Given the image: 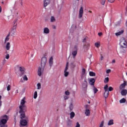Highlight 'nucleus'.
I'll return each mask as SVG.
<instances>
[{
	"mask_svg": "<svg viewBox=\"0 0 127 127\" xmlns=\"http://www.w3.org/2000/svg\"><path fill=\"white\" fill-rule=\"evenodd\" d=\"M47 62V58L44 57L41 59V67H39L38 69V75L40 77L42 75L43 71L44 70V68L46 66V62Z\"/></svg>",
	"mask_w": 127,
	"mask_h": 127,
	"instance_id": "obj_1",
	"label": "nucleus"
},
{
	"mask_svg": "<svg viewBox=\"0 0 127 127\" xmlns=\"http://www.w3.org/2000/svg\"><path fill=\"white\" fill-rule=\"evenodd\" d=\"M9 120V116L3 115L0 117V127H7L6 124Z\"/></svg>",
	"mask_w": 127,
	"mask_h": 127,
	"instance_id": "obj_2",
	"label": "nucleus"
},
{
	"mask_svg": "<svg viewBox=\"0 0 127 127\" xmlns=\"http://www.w3.org/2000/svg\"><path fill=\"white\" fill-rule=\"evenodd\" d=\"M20 111L19 114H21L22 118L24 117V110L26 109V106H25V97H24L20 102V106H19Z\"/></svg>",
	"mask_w": 127,
	"mask_h": 127,
	"instance_id": "obj_3",
	"label": "nucleus"
},
{
	"mask_svg": "<svg viewBox=\"0 0 127 127\" xmlns=\"http://www.w3.org/2000/svg\"><path fill=\"white\" fill-rule=\"evenodd\" d=\"M20 124L22 127H25L27 125V122H28V118L25 116V113L24 112V116L22 117L21 114H20Z\"/></svg>",
	"mask_w": 127,
	"mask_h": 127,
	"instance_id": "obj_4",
	"label": "nucleus"
},
{
	"mask_svg": "<svg viewBox=\"0 0 127 127\" xmlns=\"http://www.w3.org/2000/svg\"><path fill=\"white\" fill-rule=\"evenodd\" d=\"M119 45H120L121 47H125L127 48V39L125 38L122 37L120 39Z\"/></svg>",
	"mask_w": 127,
	"mask_h": 127,
	"instance_id": "obj_5",
	"label": "nucleus"
},
{
	"mask_svg": "<svg viewBox=\"0 0 127 127\" xmlns=\"http://www.w3.org/2000/svg\"><path fill=\"white\" fill-rule=\"evenodd\" d=\"M26 69L24 68V66H19V72L17 73L19 77H21L22 76H23L24 74H25V71Z\"/></svg>",
	"mask_w": 127,
	"mask_h": 127,
	"instance_id": "obj_6",
	"label": "nucleus"
},
{
	"mask_svg": "<svg viewBox=\"0 0 127 127\" xmlns=\"http://www.w3.org/2000/svg\"><path fill=\"white\" fill-rule=\"evenodd\" d=\"M68 68H69V63H66V66L64 70V75L65 77H68L69 75V72L68 71Z\"/></svg>",
	"mask_w": 127,
	"mask_h": 127,
	"instance_id": "obj_7",
	"label": "nucleus"
},
{
	"mask_svg": "<svg viewBox=\"0 0 127 127\" xmlns=\"http://www.w3.org/2000/svg\"><path fill=\"white\" fill-rule=\"evenodd\" d=\"M95 82H96V79L93 78H89L88 80V83L92 87L95 86Z\"/></svg>",
	"mask_w": 127,
	"mask_h": 127,
	"instance_id": "obj_8",
	"label": "nucleus"
},
{
	"mask_svg": "<svg viewBox=\"0 0 127 127\" xmlns=\"http://www.w3.org/2000/svg\"><path fill=\"white\" fill-rule=\"evenodd\" d=\"M84 12V10H83V7H81L79 9L78 18H82L83 16V13Z\"/></svg>",
	"mask_w": 127,
	"mask_h": 127,
	"instance_id": "obj_9",
	"label": "nucleus"
},
{
	"mask_svg": "<svg viewBox=\"0 0 127 127\" xmlns=\"http://www.w3.org/2000/svg\"><path fill=\"white\" fill-rule=\"evenodd\" d=\"M51 0H44V6L46 7L49 3H50Z\"/></svg>",
	"mask_w": 127,
	"mask_h": 127,
	"instance_id": "obj_10",
	"label": "nucleus"
},
{
	"mask_svg": "<svg viewBox=\"0 0 127 127\" xmlns=\"http://www.w3.org/2000/svg\"><path fill=\"white\" fill-rule=\"evenodd\" d=\"M88 82L87 80H85L84 82L82 84V87L84 90H87V87H88Z\"/></svg>",
	"mask_w": 127,
	"mask_h": 127,
	"instance_id": "obj_11",
	"label": "nucleus"
},
{
	"mask_svg": "<svg viewBox=\"0 0 127 127\" xmlns=\"http://www.w3.org/2000/svg\"><path fill=\"white\" fill-rule=\"evenodd\" d=\"M13 27L14 28V29H16V27L17 26V19H15L13 22Z\"/></svg>",
	"mask_w": 127,
	"mask_h": 127,
	"instance_id": "obj_12",
	"label": "nucleus"
},
{
	"mask_svg": "<svg viewBox=\"0 0 127 127\" xmlns=\"http://www.w3.org/2000/svg\"><path fill=\"white\" fill-rule=\"evenodd\" d=\"M9 36H10V33H9V34L5 38L4 41V44L6 43V42L9 40Z\"/></svg>",
	"mask_w": 127,
	"mask_h": 127,
	"instance_id": "obj_13",
	"label": "nucleus"
},
{
	"mask_svg": "<svg viewBox=\"0 0 127 127\" xmlns=\"http://www.w3.org/2000/svg\"><path fill=\"white\" fill-rule=\"evenodd\" d=\"M127 89H122L121 91L122 96H127Z\"/></svg>",
	"mask_w": 127,
	"mask_h": 127,
	"instance_id": "obj_14",
	"label": "nucleus"
},
{
	"mask_svg": "<svg viewBox=\"0 0 127 127\" xmlns=\"http://www.w3.org/2000/svg\"><path fill=\"white\" fill-rule=\"evenodd\" d=\"M78 53V51H74L73 50L71 52V54L72 55L73 58H75L76 56H77V54Z\"/></svg>",
	"mask_w": 127,
	"mask_h": 127,
	"instance_id": "obj_15",
	"label": "nucleus"
},
{
	"mask_svg": "<svg viewBox=\"0 0 127 127\" xmlns=\"http://www.w3.org/2000/svg\"><path fill=\"white\" fill-rule=\"evenodd\" d=\"M124 48H125V47H120V52L121 53H126L127 52V50Z\"/></svg>",
	"mask_w": 127,
	"mask_h": 127,
	"instance_id": "obj_16",
	"label": "nucleus"
},
{
	"mask_svg": "<svg viewBox=\"0 0 127 127\" xmlns=\"http://www.w3.org/2000/svg\"><path fill=\"white\" fill-rule=\"evenodd\" d=\"M109 90H105V92L104 93V96L105 99H107L109 96Z\"/></svg>",
	"mask_w": 127,
	"mask_h": 127,
	"instance_id": "obj_17",
	"label": "nucleus"
},
{
	"mask_svg": "<svg viewBox=\"0 0 127 127\" xmlns=\"http://www.w3.org/2000/svg\"><path fill=\"white\" fill-rule=\"evenodd\" d=\"M50 32L49 29L47 27H46L44 29V33L45 34H48Z\"/></svg>",
	"mask_w": 127,
	"mask_h": 127,
	"instance_id": "obj_18",
	"label": "nucleus"
},
{
	"mask_svg": "<svg viewBox=\"0 0 127 127\" xmlns=\"http://www.w3.org/2000/svg\"><path fill=\"white\" fill-rule=\"evenodd\" d=\"M127 85V83L126 82L123 83L120 86V89L123 90V89H125L126 88V86Z\"/></svg>",
	"mask_w": 127,
	"mask_h": 127,
	"instance_id": "obj_19",
	"label": "nucleus"
},
{
	"mask_svg": "<svg viewBox=\"0 0 127 127\" xmlns=\"http://www.w3.org/2000/svg\"><path fill=\"white\" fill-rule=\"evenodd\" d=\"M92 91L94 94H97V92L99 91V90L95 86H92Z\"/></svg>",
	"mask_w": 127,
	"mask_h": 127,
	"instance_id": "obj_20",
	"label": "nucleus"
},
{
	"mask_svg": "<svg viewBox=\"0 0 127 127\" xmlns=\"http://www.w3.org/2000/svg\"><path fill=\"white\" fill-rule=\"evenodd\" d=\"M49 65L50 67H52L53 65V57H51L49 60Z\"/></svg>",
	"mask_w": 127,
	"mask_h": 127,
	"instance_id": "obj_21",
	"label": "nucleus"
},
{
	"mask_svg": "<svg viewBox=\"0 0 127 127\" xmlns=\"http://www.w3.org/2000/svg\"><path fill=\"white\" fill-rule=\"evenodd\" d=\"M69 116H70V119H71V120L72 119H74V118L75 117V113L74 112H71L69 113Z\"/></svg>",
	"mask_w": 127,
	"mask_h": 127,
	"instance_id": "obj_22",
	"label": "nucleus"
},
{
	"mask_svg": "<svg viewBox=\"0 0 127 127\" xmlns=\"http://www.w3.org/2000/svg\"><path fill=\"white\" fill-rule=\"evenodd\" d=\"M125 31H124V30H122L121 31L116 33H115V35H116V36H120V35H122V34H123V33H124Z\"/></svg>",
	"mask_w": 127,
	"mask_h": 127,
	"instance_id": "obj_23",
	"label": "nucleus"
},
{
	"mask_svg": "<svg viewBox=\"0 0 127 127\" xmlns=\"http://www.w3.org/2000/svg\"><path fill=\"white\" fill-rule=\"evenodd\" d=\"M20 3V5L22 6L23 5V3L22 2V0H18L15 2V4H17Z\"/></svg>",
	"mask_w": 127,
	"mask_h": 127,
	"instance_id": "obj_24",
	"label": "nucleus"
},
{
	"mask_svg": "<svg viewBox=\"0 0 127 127\" xmlns=\"http://www.w3.org/2000/svg\"><path fill=\"white\" fill-rule=\"evenodd\" d=\"M6 50H9L10 49V43L7 42L5 46Z\"/></svg>",
	"mask_w": 127,
	"mask_h": 127,
	"instance_id": "obj_25",
	"label": "nucleus"
},
{
	"mask_svg": "<svg viewBox=\"0 0 127 127\" xmlns=\"http://www.w3.org/2000/svg\"><path fill=\"white\" fill-rule=\"evenodd\" d=\"M15 32H16V29H14V28L13 27L11 30L10 33L12 35H14V34H15Z\"/></svg>",
	"mask_w": 127,
	"mask_h": 127,
	"instance_id": "obj_26",
	"label": "nucleus"
},
{
	"mask_svg": "<svg viewBox=\"0 0 127 127\" xmlns=\"http://www.w3.org/2000/svg\"><path fill=\"white\" fill-rule=\"evenodd\" d=\"M78 44H75L73 47V50L75 51H78Z\"/></svg>",
	"mask_w": 127,
	"mask_h": 127,
	"instance_id": "obj_27",
	"label": "nucleus"
},
{
	"mask_svg": "<svg viewBox=\"0 0 127 127\" xmlns=\"http://www.w3.org/2000/svg\"><path fill=\"white\" fill-rule=\"evenodd\" d=\"M114 125V120L111 119L108 121V126H113Z\"/></svg>",
	"mask_w": 127,
	"mask_h": 127,
	"instance_id": "obj_28",
	"label": "nucleus"
},
{
	"mask_svg": "<svg viewBox=\"0 0 127 127\" xmlns=\"http://www.w3.org/2000/svg\"><path fill=\"white\" fill-rule=\"evenodd\" d=\"M85 115L86 116V117H88V116H90V110L86 109L85 112Z\"/></svg>",
	"mask_w": 127,
	"mask_h": 127,
	"instance_id": "obj_29",
	"label": "nucleus"
},
{
	"mask_svg": "<svg viewBox=\"0 0 127 127\" xmlns=\"http://www.w3.org/2000/svg\"><path fill=\"white\" fill-rule=\"evenodd\" d=\"M95 47L97 48H99L101 46V44L100 43V42H96L94 44Z\"/></svg>",
	"mask_w": 127,
	"mask_h": 127,
	"instance_id": "obj_30",
	"label": "nucleus"
},
{
	"mask_svg": "<svg viewBox=\"0 0 127 127\" xmlns=\"http://www.w3.org/2000/svg\"><path fill=\"white\" fill-rule=\"evenodd\" d=\"M89 76H90L91 77H95V76H96V73L93 71H90Z\"/></svg>",
	"mask_w": 127,
	"mask_h": 127,
	"instance_id": "obj_31",
	"label": "nucleus"
},
{
	"mask_svg": "<svg viewBox=\"0 0 127 127\" xmlns=\"http://www.w3.org/2000/svg\"><path fill=\"white\" fill-rule=\"evenodd\" d=\"M69 108V111L70 112H71V111H73V109L74 108V106H73V103H70Z\"/></svg>",
	"mask_w": 127,
	"mask_h": 127,
	"instance_id": "obj_32",
	"label": "nucleus"
},
{
	"mask_svg": "<svg viewBox=\"0 0 127 127\" xmlns=\"http://www.w3.org/2000/svg\"><path fill=\"white\" fill-rule=\"evenodd\" d=\"M127 102V100L125 98H122L120 100V104H124Z\"/></svg>",
	"mask_w": 127,
	"mask_h": 127,
	"instance_id": "obj_33",
	"label": "nucleus"
},
{
	"mask_svg": "<svg viewBox=\"0 0 127 127\" xmlns=\"http://www.w3.org/2000/svg\"><path fill=\"white\" fill-rule=\"evenodd\" d=\"M55 20H56L55 17L53 16H52L51 17V19H50L51 22H54L55 21Z\"/></svg>",
	"mask_w": 127,
	"mask_h": 127,
	"instance_id": "obj_34",
	"label": "nucleus"
},
{
	"mask_svg": "<svg viewBox=\"0 0 127 127\" xmlns=\"http://www.w3.org/2000/svg\"><path fill=\"white\" fill-rule=\"evenodd\" d=\"M72 125V121H71L70 119H69L67 121V126H68L69 127H70V126Z\"/></svg>",
	"mask_w": 127,
	"mask_h": 127,
	"instance_id": "obj_35",
	"label": "nucleus"
},
{
	"mask_svg": "<svg viewBox=\"0 0 127 127\" xmlns=\"http://www.w3.org/2000/svg\"><path fill=\"white\" fill-rule=\"evenodd\" d=\"M37 90H40L41 89V84H40V83H38L37 84Z\"/></svg>",
	"mask_w": 127,
	"mask_h": 127,
	"instance_id": "obj_36",
	"label": "nucleus"
},
{
	"mask_svg": "<svg viewBox=\"0 0 127 127\" xmlns=\"http://www.w3.org/2000/svg\"><path fill=\"white\" fill-rule=\"evenodd\" d=\"M23 80H24V81H28V78H27L26 75H24L23 77Z\"/></svg>",
	"mask_w": 127,
	"mask_h": 127,
	"instance_id": "obj_37",
	"label": "nucleus"
},
{
	"mask_svg": "<svg viewBox=\"0 0 127 127\" xmlns=\"http://www.w3.org/2000/svg\"><path fill=\"white\" fill-rule=\"evenodd\" d=\"M105 124V122L102 121L99 125V127H104V124Z\"/></svg>",
	"mask_w": 127,
	"mask_h": 127,
	"instance_id": "obj_38",
	"label": "nucleus"
},
{
	"mask_svg": "<svg viewBox=\"0 0 127 127\" xmlns=\"http://www.w3.org/2000/svg\"><path fill=\"white\" fill-rule=\"evenodd\" d=\"M37 98V91H35L34 94V99H36Z\"/></svg>",
	"mask_w": 127,
	"mask_h": 127,
	"instance_id": "obj_39",
	"label": "nucleus"
},
{
	"mask_svg": "<svg viewBox=\"0 0 127 127\" xmlns=\"http://www.w3.org/2000/svg\"><path fill=\"white\" fill-rule=\"evenodd\" d=\"M83 48L84 49H88V48H89V44H87V45H84L83 46Z\"/></svg>",
	"mask_w": 127,
	"mask_h": 127,
	"instance_id": "obj_40",
	"label": "nucleus"
},
{
	"mask_svg": "<svg viewBox=\"0 0 127 127\" xmlns=\"http://www.w3.org/2000/svg\"><path fill=\"white\" fill-rule=\"evenodd\" d=\"M106 3V0H101V3L102 5H104Z\"/></svg>",
	"mask_w": 127,
	"mask_h": 127,
	"instance_id": "obj_41",
	"label": "nucleus"
},
{
	"mask_svg": "<svg viewBox=\"0 0 127 127\" xmlns=\"http://www.w3.org/2000/svg\"><path fill=\"white\" fill-rule=\"evenodd\" d=\"M85 73H86V69L85 68L82 69V75H85Z\"/></svg>",
	"mask_w": 127,
	"mask_h": 127,
	"instance_id": "obj_42",
	"label": "nucleus"
},
{
	"mask_svg": "<svg viewBox=\"0 0 127 127\" xmlns=\"http://www.w3.org/2000/svg\"><path fill=\"white\" fill-rule=\"evenodd\" d=\"M109 82V77H106L104 79V83H108Z\"/></svg>",
	"mask_w": 127,
	"mask_h": 127,
	"instance_id": "obj_43",
	"label": "nucleus"
},
{
	"mask_svg": "<svg viewBox=\"0 0 127 127\" xmlns=\"http://www.w3.org/2000/svg\"><path fill=\"white\" fill-rule=\"evenodd\" d=\"M88 39V37H85L84 38H83V40H82V42L85 43L86 42V40Z\"/></svg>",
	"mask_w": 127,
	"mask_h": 127,
	"instance_id": "obj_44",
	"label": "nucleus"
},
{
	"mask_svg": "<svg viewBox=\"0 0 127 127\" xmlns=\"http://www.w3.org/2000/svg\"><path fill=\"white\" fill-rule=\"evenodd\" d=\"M113 90L114 88L111 86L109 87L108 88V91H109V92H112V91H113Z\"/></svg>",
	"mask_w": 127,
	"mask_h": 127,
	"instance_id": "obj_45",
	"label": "nucleus"
},
{
	"mask_svg": "<svg viewBox=\"0 0 127 127\" xmlns=\"http://www.w3.org/2000/svg\"><path fill=\"white\" fill-rule=\"evenodd\" d=\"M104 89L105 91H108V85H106L104 86Z\"/></svg>",
	"mask_w": 127,
	"mask_h": 127,
	"instance_id": "obj_46",
	"label": "nucleus"
},
{
	"mask_svg": "<svg viewBox=\"0 0 127 127\" xmlns=\"http://www.w3.org/2000/svg\"><path fill=\"white\" fill-rule=\"evenodd\" d=\"M7 91H10V85H8L7 86Z\"/></svg>",
	"mask_w": 127,
	"mask_h": 127,
	"instance_id": "obj_47",
	"label": "nucleus"
},
{
	"mask_svg": "<svg viewBox=\"0 0 127 127\" xmlns=\"http://www.w3.org/2000/svg\"><path fill=\"white\" fill-rule=\"evenodd\" d=\"M65 94L66 95V96H69V95H70V92H69V91H65Z\"/></svg>",
	"mask_w": 127,
	"mask_h": 127,
	"instance_id": "obj_48",
	"label": "nucleus"
},
{
	"mask_svg": "<svg viewBox=\"0 0 127 127\" xmlns=\"http://www.w3.org/2000/svg\"><path fill=\"white\" fill-rule=\"evenodd\" d=\"M107 74H109V73H111V69H109L106 70Z\"/></svg>",
	"mask_w": 127,
	"mask_h": 127,
	"instance_id": "obj_49",
	"label": "nucleus"
},
{
	"mask_svg": "<svg viewBox=\"0 0 127 127\" xmlns=\"http://www.w3.org/2000/svg\"><path fill=\"white\" fill-rule=\"evenodd\" d=\"M1 96L0 95V107H1V104H2V102H1Z\"/></svg>",
	"mask_w": 127,
	"mask_h": 127,
	"instance_id": "obj_50",
	"label": "nucleus"
},
{
	"mask_svg": "<svg viewBox=\"0 0 127 127\" xmlns=\"http://www.w3.org/2000/svg\"><path fill=\"white\" fill-rule=\"evenodd\" d=\"M6 59H9V55L7 54L6 57H5Z\"/></svg>",
	"mask_w": 127,
	"mask_h": 127,
	"instance_id": "obj_51",
	"label": "nucleus"
},
{
	"mask_svg": "<svg viewBox=\"0 0 127 127\" xmlns=\"http://www.w3.org/2000/svg\"><path fill=\"white\" fill-rule=\"evenodd\" d=\"M75 127H80V124H79L78 122H77L76 123V125Z\"/></svg>",
	"mask_w": 127,
	"mask_h": 127,
	"instance_id": "obj_52",
	"label": "nucleus"
},
{
	"mask_svg": "<svg viewBox=\"0 0 127 127\" xmlns=\"http://www.w3.org/2000/svg\"><path fill=\"white\" fill-rule=\"evenodd\" d=\"M68 98H69V97L67 96H65L64 97V100H68Z\"/></svg>",
	"mask_w": 127,
	"mask_h": 127,
	"instance_id": "obj_53",
	"label": "nucleus"
},
{
	"mask_svg": "<svg viewBox=\"0 0 127 127\" xmlns=\"http://www.w3.org/2000/svg\"><path fill=\"white\" fill-rule=\"evenodd\" d=\"M98 35L99 36H102V35H103V33L102 32L98 33Z\"/></svg>",
	"mask_w": 127,
	"mask_h": 127,
	"instance_id": "obj_54",
	"label": "nucleus"
},
{
	"mask_svg": "<svg viewBox=\"0 0 127 127\" xmlns=\"http://www.w3.org/2000/svg\"><path fill=\"white\" fill-rule=\"evenodd\" d=\"M108 1L109 2L113 3V2H114V1H115V0H108Z\"/></svg>",
	"mask_w": 127,
	"mask_h": 127,
	"instance_id": "obj_55",
	"label": "nucleus"
},
{
	"mask_svg": "<svg viewBox=\"0 0 127 127\" xmlns=\"http://www.w3.org/2000/svg\"><path fill=\"white\" fill-rule=\"evenodd\" d=\"M103 59H104V57H103V56L101 55L100 60H103Z\"/></svg>",
	"mask_w": 127,
	"mask_h": 127,
	"instance_id": "obj_56",
	"label": "nucleus"
},
{
	"mask_svg": "<svg viewBox=\"0 0 127 127\" xmlns=\"http://www.w3.org/2000/svg\"><path fill=\"white\" fill-rule=\"evenodd\" d=\"M6 62V61L5 60V59L3 60V62H2L3 65L4 64V63H5Z\"/></svg>",
	"mask_w": 127,
	"mask_h": 127,
	"instance_id": "obj_57",
	"label": "nucleus"
},
{
	"mask_svg": "<svg viewBox=\"0 0 127 127\" xmlns=\"http://www.w3.org/2000/svg\"><path fill=\"white\" fill-rule=\"evenodd\" d=\"M53 29H56V26L55 25L53 26Z\"/></svg>",
	"mask_w": 127,
	"mask_h": 127,
	"instance_id": "obj_58",
	"label": "nucleus"
},
{
	"mask_svg": "<svg viewBox=\"0 0 127 127\" xmlns=\"http://www.w3.org/2000/svg\"><path fill=\"white\" fill-rule=\"evenodd\" d=\"M112 63H116V60H113Z\"/></svg>",
	"mask_w": 127,
	"mask_h": 127,
	"instance_id": "obj_59",
	"label": "nucleus"
},
{
	"mask_svg": "<svg viewBox=\"0 0 127 127\" xmlns=\"http://www.w3.org/2000/svg\"><path fill=\"white\" fill-rule=\"evenodd\" d=\"M74 27H76V26L75 25H72L71 26V29L73 28Z\"/></svg>",
	"mask_w": 127,
	"mask_h": 127,
	"instance_id": "obj_60",
	"label": "nucleus"
},
{
	"mask_svg": "<svg viewBox=\"0 0 127 127\" xmlns=\"http://www.w3.org/2000/svg\"><path fill=\"white\" fill-rule=\"evenodd\" d=\"M1 12V6H0V13Z\"/></svg>",
	"mask_w": 127,
	"mask_h": 127,
	"instance_id": "obj_61",
	"label": "nucleus"
},
{
	"mask_svg": "<svg viewBox=\"0 0 127 127\" xmlns=\"http://www.w3.org/2000/svg\"><path fill=\"white\" fill-rule=\"evenodd\" d=\"M89 12L92 13V11H89Z\"/></svg>",
	"mask_w": 127,
	"mask_h": 127,
	"instance_id": "obj_62",
	"label": "nucleus"
},
{
	"mask_svg": "<svg viewBox=\"0 0 127 127\" xmlns=\"http://www.w3.org/2000/svg\"><path fill=\"white\" fill-rule=\"evenodd\" d=\"M21 82H23V80L22 79L21 80Z\"/></svg>",
	"mask_w": 127,
	"mask_h": 127,
	"instance_id": "obj_63",
	"label": "nucleus"
},
{
	"mask_svg": "<svg viewBox=\"0 0 127 127\" xmlns=\"http://www.w3.org/2000/svg\"><path fill=\"white\" fill-rule=\"evenodd\" d=\"M71 65H73V64H72V63H71Z\"/></svg>",
	"mask_w": 127,
	"mask_h": 127,
	"instance_id": "obj_64",
	"label": "nucleus"
}]
</instances>
